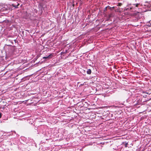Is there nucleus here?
Masks as SVG:
<instances>
[{
    "mask_svg": "<svg viewBox=\"0 0 151 151\" xmlns=\"http://www.w3.org/2000/svg\"><path fill=\"white\" fill-rule=\"evenodd\" d=\"M2 116V114L0 112V119L1 117Z\"/></svg>",
    "mask_w": 151,
    "mask_h": 151,
    "instance_id": "obj_9",
    "label": "nucleus"
},
{
    "mask_svg": "<svg viewBox=\"0 0 151 151\" xmlns=\"http://www.w3.org/2000/svg\"><path fill=\"white\" fill-rule=\"evenodd\" d=\"M54 53H52L49 54L48 55H46V56L43 57V58L44 59H45L46 60H47L52 58L54 56Z\"/></svg>",
    "mask_w": 151,
    "mask_h": 151,
    "instance_id": "obj_2",
    "label": "nucleus"
},
{
    "mask_svg": "<svg viewBox=\"0 0 151 151\" xmlns=\"http://www.w3.org/2000/svg\"><path fill=\"white\" fill-rule=\"evenodd\" d=\"M127 47H128V46H127Z\"/></svg>",
    "mask_w": 151,
    "mask_h": 151,
    "instance_id": "obj_14",
    "label": "nucleus"
},
{
    "mask_svg": "<svg viewBox=\"0 0 151 151\" xmlns=\"http://www.w3.org/2000/svg\"><path fill=\"white\" fill-rule=\"evenodd\" d=\"M128 94H129V95L131 96L132 94V93L130 91H129L128 92Z\"/></svg>",
    "mask_w": 151,
    "mask_h": 151,
    "instance_id": "obj_7",
    "label": "nucleus"
},
{
    "mask_svg": "<svg viewBox=\"0 0 151 151\" xmlns=\"http://www.w3.org/2000/svg\"><path fill=\"white\" fill-rule=\"evenodd\" d=\"M68 49L66 48L65 49V50H63V52H62L61 53H68L70 52V50H69V49H68L69 48H67Z\"/></svg>",
    "mask_w": 151,
    "mask_h": 151,
    "instance_id": "obj_4",
    "label": "nucleus"
},
{
    "mask_svg": "<svg viewBox=\"0 0 151 151\" xmlns=\"http://www.w3.org/2000/svg\"><path fill=\"white\" fill-rule=\"evenodd\" d=\"M86 73L88 74H89V75L91 73V70L90 69H88L86 71Z\"/></svg>",
    "mask_w": 151,
    "mask_h": 151,
    "instance_id": "obj_5",
    "label": "nucleus"
},
{
    "mask_svg": "<svg viewBox=\"0 0 151 151\" xmlns=\"http://www.w3.org/2000/svg\"><path fill=\"white\" fill-rule=\"evenodd\" d=\"M140 5L139 4H133V9L137 10L136 13L133 14V20L135 21H137L141 17V14L139 9Z\"/></svg>",
    "mask_w": 151,
    "mask_h": 151,
    "instance_id": "obj_1",
    "label": "nucleus"
},
{
    "mask_svg": "<svg viewBox=\"0 0 151 151\" xmlns=\"http://www.w3.org/2000/svg\"><path fill=\"white\" fill-rule=\"evenodd\" d=\"M133 26H135V27H136V25H135V24H134V25H133Z\"/></svg>",
    "mask_w": 151,
    "mask_h": 151,
    "instance_id": "obj_12",
    "label": "nucleus"
},
{
    "mask_svg": "<svg viewBox=\"0 0 151 151\" xmlns=\"http://www.w3.org/2000/svg\"><path fill=\"white\" fill-rule=\"evenodd\" d=\"M19 4L17 3V5H15L14 4H12V6L13 7H14L15 8H18V6H19Z\"/></svg>",
    "mask_w": 151,
    "mask_h": 151,
    "instance_id": "obj_6",
    "label": "nucleus"
},
{
    "mask_svg": "<svg viewBox=\"0 0 151 151\" xmlns=\"http://www.w3.org/2000/svg\"><path fill=\"white\" fill-rule=\"evenodd\" d=\"M122 5V4L121 3H119L118 4V6H121Z\"/></svg>",
    "mask_w": 151,
    "mask_h": 151,
    "instance_id": "obj_8",
    "label": "nucleus"
},
{
    "mask_svg": "<svg viewBox=\"0 0 151 151\" xmlns=\"http://www.w3.org/2000/svg\"><path fill=\"white\" fill-rule=\"evenodd\" d=\"M130 100V98H129L127 100V101H129V100Z\"/></svg>",
    "mask_w": 151,
    "mask_h": 151,
    "instance_id": "obj_10",
    "label": "nucleus"
},
{
    "mask_svg": "<svg viewBox=\"0 0 151 151\" xmlns=\"http://www.w3.org/2000/svg\"><path fill=\"white\" fill-rule=\"evenodd\" d=\"M133 26H135V27H136V25H135V24H134V25H133Z\"/></svg>",
    "mask_w": 151,
    "mask_h": 151,
    "instance_id": "obj_11",
    "label": "nucleus"
},
{
    "mask_svg": "<svg viewBox=\"0 0 151 151\" xmlns=\"http://www.w3.org/2000/svg\"><path fill=\"white\" fill-rule=\"evenodd\" d=\"M106 8H107V7H106L105 8V9H106Z\"/></svg>",
    "mask_w": 151,
    "mask_h": 151,
    "instance_id": "obj_13",
    "label": "nucleus"
},
{
    "mask_svg": "<svg viewBox=\"0 0 151 151\" xmlns=\"http://www.w3.org/2000/svg\"><path fill=\"white\" fill-rule=\"evenodd\" d=\"M38 7L39 8V9L41 11V13H43L45 10V7L43 6V4L40 3L39 4Z\"/></svg>",
    "mask_w": 151,
    "mask_h": 151,
    "instance_id": "obj_3",
    "label": "nucleus"
}]
</instances>
